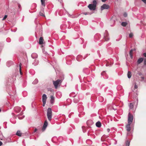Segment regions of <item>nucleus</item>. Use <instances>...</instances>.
I'll use <instances>...</instances> for the list:
<instances>
[{"label": "nucleus", "mask_w": 146, "mask_h": 146, "mask_svg": "<svg viewBox=\"0 0 146 146\" xmlns=\"http://www.w3.org/2000/svg\"><path fill=\"white\" fill-rule=\"evenodd\" d=\"M47 117L49 121H51L52 117V111L50 108H48L47 110Z\"/></svg>", "instance_id": "nucleus-1"}, {"label": "nucleus", "mask_w": 146, "mask_h": 146, "mask_svg": "<svg viewBox=\"0 0 146 146\" xmlns=\"http://www.w3.org/2000/svg\"><path fill=\"white\" fill-rule=\"evenodd\" d=\"M133 119V116L129 112L128 114V123H132Z\"/></svg>", "instance_id": "nucleus-2"}, {"label": "nucleus", "mask_w": 146, "mask_h": 146, "mask_svg": "<svg viewBox=\"0 0 146 146\" xmlns=\"http://www.w3.org/2000/svg\"><path fill=\"white\" fill-rule=\"evenodd\" d=\"M61 82L62 80L60 79H58L56 81H53V83L55 88H57L59 84Z\"/></svg>", "instance_id": "nucleus-3"}, {"label": "nucleus", "mask_w": 146, "mask_h": 146, "mask_svg": "<svg viewBox=\"0 0 146 146\" xmlns=\"http://www.w3.org/2000/svg\"><path fill=\"white\" fill-rule=\"evenodd\" d=\"M103 39L106 41H107L109 40V38L108 37V33L106 31V32L104 34Z\"/></svg>", "instance_id": "nucleus-4"}, {"label": "nucleus", "mask_w": 146, "mask_h": 146, "mask_svg": "<svg viewBox=\"0 0 146 146\" xmlns=\"http://www.w3.org/2000/svg\"><path fill=\"white\" fill-rule=\"evenodd\" d=\"M110 7V6L106 4L103 5L101 7V9L102 11L104 9H108Z\"/></svg>", "instance_id": "nucleus-5"}, {"label": "nucleus", "mask_w": 146, "mask_h": 146, "mask_svg": "<svg viewBox=\"0 0 146 146\" xmlns=\"http://www.w3.org/2000/svg\"><path fill=\"white\" fill-rule=\"evenodd\" d=\"M88 7L91 10H95L96 9V6L92 4H90L88 6Z\"/></svg>", "instance_id": "nucleus-6"}, {"label": "nucleus", "mask_w": 146, "mask_h": 146, "mask_svg": "<svg viewBox=\"0 0 146 146\" xmlns=\"http://www.w3.org/2000/svg\"><path fill=\"white\" fill-rule=\"evenodd\" d=\"M48 125V122L47 120H45L44 124L42 130L43 131L45 130Z\"/></svg>", "instance_id": "nucleus-7"}, {"label": "nucleus", "mask_w": 146, "mask_h": 146, "mask_svg": "<svg viewBox=\"0 0 146 146\" xmlns=\"http://www.w3.org/2000/svg\"><path fill=\"white\" fill-rule=\"evenodd\" d=\"M74 103H77L79 100V98L78 96L76 95L74 98Z\"/></svg>", "instance_id": "nucleus-8"}, {"label": "nucleus", "mask_w": 146, "mask_h": 146, "mask_svg": "<svg viewBox=\"0 0 146 146\" xmlns=\"http://www.w3.org/2000/svg\"><path fill=\"white\" fill-rule=\"evenodd\" d=\"M101 75L103 76V78L105 79H107L108 78V76L107 75L105 71L101 73Z\"/></svg>", "instance_id": "nucleus-9"}, {"label": "nucleus", "mask_w": 146, "mask_h": 146, "mask_svg": "<svg viewBox=\"0 0 146 146\" xmlns=\"http://www.w3.org/2000/svg\"><path fill=\"white\" fill-rule=\"evenodd\" d=\"M31 56L33 58L36 59L38 56L36 53H33L31 54Z\"/></svg>", "instance_id": "nucleus-10"}, {"label": "nucleus", "mask_w": 146, "mask_h": 146, "mask_svg": "<svg viewBox=\"0 0 146 146\" xmlns=\"http://www.w3.org/2000/svg\"><path fill=\"white\" fill-rule=\"evenodd\" d=\"M15 111L17 112H19L21 110V108L20 107H16L14 108Z\"/></svg>", "instance_id": "nucleus-11"}, {"label": "nucleus", "mask_w": 146, "mask_h": 146, "mask_svg": "<svg viewBox=\"0 0 146 146\" xmlns=\"http://www.w3.org/2000/svg\"><path fill=\"white\" fill-rule=\"evenodd\" d=\"M131 124V123L129 124L128 123L126 125V130L128 131H129L131 130V127H130Z\"/></svg>", "instance_id": "nucleus-12"}, {"label": "nucleus", "mask_w": 146, "mask_h": 146, "mask_svg": "<svg viewBox=\"0 0 146 146\" xmlns=\"http://www.w3.org/2000/svg\"><path fill=\"white\" fill-rule=\"evenodd\" d=\"M13 61H9L7 62V66L9 67L12 65H13Z\"/></svg>", "instance_id": "nucleus-13"}, {"label": "nucleus", "mask_w": 146, "mask_h": 146, "mask_svg": "<svg viewBox=\"0 0 146 146\" xmlns=\"http://www.w3.org/2000/svg\"><path fill=\"white\" fill-rule=\"evenodd\" d=\"M70 57L69 56H67L66 57V60L67 61L66 63L68 65H70L71 64V61H70V60H69V59Z\"/></svg>", "instance_id": "nucleus-14"}, {"label": "nucleus", "mask_w": 146, "mask_h": 146, "mask_svg": "<svg viewBox=\"0 0 146 146\" xmlns=\"http://www.w3.org/2000/svg\"><path fill=\"white\" fill-rule=\"evenodd\" d=\"M76 59L77 61H80L82 60V57L80 55H78L76 57Z\"/></svg>", "instance_id": "nucleus-15"}, {"label": "nucleus", "mask_w": 146, "mask_h": 146, "mask_svg": "<svg viewBox=\"0 0 146 146\" xmlns=\"http://www.w3.org/2000/svg\"><path fill=\"white\" fill-rule=\"evenodd\" d=\"M47 99L46 96L45 94H43L42 96V101H44V102L45 101H46Z\"/></svg>", "instance_id": "nucleus-16"}, {"label": "nucleus", "mask_w": 146, "mask_h": 146, "mask_svg": "<svg viewBox=\"0 0 146 146\" xmlns=\"http://www.w3.org/2000/svg\"><path fill=\"white\" fill-rule=\"evenodd\" d=\"M100 36L99 34H97L96 35L94 36V38L95 39H97V40H100Z\"/></svg>", "instance_id": "nucleus-17"}, {"label": "nucleus", "mask_w": 146, "mask_h": 146, "mask_svg": "<svg viewBox=\"0 0 146 146\" xmlns=\"http://www.w3.org/2000/svg\"><path fill=\"white\" fill-rule=\"evenodd\" d=\"M38 61L36 59H35L34 62L32 63V64L34 66H36L38 64Z\"/></svg>", "instance_id": "nucleus-18"}, {"label": "nucleus", "mask_w": 146, "mask_h": 146, "mask_svg": "<svg viewBox=\"0 0 146 146\" xmlns=\"http://www.w3.org/2000/svg\"><path fill=\"white\" fill-rule=\"evenodd\" d=\"M143 58H141L138 59L137 61V63L138 64H140L143 61Z\"/></svg>", "instance_id": "nucleus-19"}, {"label": "nucleus", "mask_w": 146, "mask_h": 146, "mask_svg": "<svg viewBox=\"0 0 146 146\" xmlns=\"http://www.w3.org/2000/svg\"><path fill=\"white\" fill-rule=\"evenodd\" d=\"M43 39L42 37H40L39 41V43L40 44H43Z\"/></svg>", "instance_id": "nucleus-20"}, {"label": "nucleus", "mask_w": 146, "mask_h": 146, "mask_svg": "<svg viewBox=\"0 0 146 146\" xmlns=\"http://www.w3.org/2000/svg\"><path fill=\"white\" fill-rule=\"evenodd\" d=\"M134 103H129V109L132 110L133 109L134 106Z\"/></svg>", "instance_id": "nucleus-21"}, {"label": "nucleus", "mask_w": 146, "mask_h": 146, "mask_svg": "<svg viewBox=\"0 0 146 146\" xmlns=\"http://www.w3.org/2000/svg\"><path fill=\"white\" fill-rule=\"evenodd\" d=\"M96 125L97 127H100L101 126V123L100 121H98L96 123Z\"/></svg>", "instance_id": "nucleus-22"}, {"label": "nucleus", "mask_w": 146, "mask_h": 146, "mask_svg": "<svg viewBox=\"0 0 146 146\" xmlns=\"http://www.w3.org/2000/svg\"><path fill=\"white\" fill-rule=\"evenodd\" d=\"M50 102L51 104H52L54 101V98L52 96H50Z\"/></svg>", "instance_id": "nucleus-23"}, {"label": "nucleus", "mask_w": 146, "mask_h": 146, "mask_svg": "<svg viewBox=\"0 0 146 146\" xmlns=\"http://www.w3.org/2000/svg\"><path fill=\"white\" fill-rule=\"evenodd\" d=\"M16 134L18 136L21 137V136L22 133L20 131H18L17 132Z\"/></svg>", "instance_id": "nucleus-24"}, {"label": "nucleus", "mask_w": 146, "mask_h": 146, "mask_svg": "<svg viewBox=\"0 0 146 146\" xmlns=\"http://www.w3.org/2000/svg\"><path fill=\"white\" fill-rule=\"evenodd\" d=\"M75 93L74 92H72L70 94V96L74 98L76 95H75Z\"/></svg>", "instance_id": "nucleus-25"}, {"label": "nucleus", "mask_w": 146, "mask_h": 146, "mask_svg": "<svg viewBox=\"0 0 146 146\" xmlns=\"http://www.w3.org/2000/svg\"><path fill=\"white\" fill-rule=\"evenodd\" d=\"M127 25V23L126 22H123L121 23V25L123 27H125Z\"/></svg>", "instance_id": "nucleus-26"}, {"label": "nucleus", "mask_w": 146, "mask_h": 146, "mask_svg": "<svg viewBox=\"0 0 146 146\" xmlns=\"http://www.w3.org/2000/svg\"><path fill=\"white\" fill-rule=\"evenodd\" d=\"M130 142L129 141L127 140L125 142L126 146H129L130 145Z\"/></svg>", "instance_id": "nucleus-27"}, {"label": "nucleus", "mask_w": 146, "mask_h": 146, "mask_svg": "<svg viewBox=\"0 0 146 146\" xmlns=\"http://www.w3.org/2000/svg\"><path fill=\"white\" fill-rule=\"evenodd\" d=\"M127 77L129 78H131V73L129 71H128L127 73Z\"/></svg>", "instance_id": "nucleus-28"}, {"label": "nucleus", "mask_w": 146, "mask_h": 146, "mask_svg": "<svg viewBox=\"0 0 146 146\" xmlns=\"http://www.w3.org/2000/svg\"><path fill=\"white\" fill-rule=\"evenodd\" d=\"M38 80L37 79H36L33 82V84H36L38 83Z\"/></svg>", "instance_id": "nucleus-29"}, {"label": "nucleus", "mask_w": 146, "mask_h": 146, "mask_svg": "<svg viewBox=\"0 0 146 146\" xmlns=\"http://www.w3.org/2000/svg\"><path fill=\"white\" fill-rule=\"evenodd\" d=\"M41 2L42 5L44 6H45V1L44 0H41Z\"/></svg>", "instance_id": "nucleus-30"}, {"label": "nucleus", "mask_w": 146, "mask_h": 146, "mask_svg": "<svg viewBox=\"0 0 146 146\" xmlns=\"http://www.w3.org/2000/svg\"><path fill=\"white\" fill-rule=\"evenodd\" d=\"M93 4H92L94 5V6H96V5L97 4L96 1L95 0H94V1H93Z\"/></svg>", "instance_id": "nucleus-31"}, {"label": "nucleus", "mask_w": 146, "mask_h": 146, "mask_svg": "<svg viewBox=\"0 0 146 146\" xmlns=\"http://www.w3.org/2000/svg\"><path fill=\"white\" fill-rule=\"evenodd\" d=\"M133 36V34L132 33H130L129 35V37L130 38L132 37Z\"/></svg>", "instance_id": "nucleus-32"}, {"label": "nucleus", "mask_w": 146, "mask_h": 146, "mask_svg": "<svg viewBox=\"0 0 146 146\" xmlns=\"http://www.w3.org/2000/svg\"><path fill=\"white\" fill-rule=\"evenodd\" d=\"M59 95L60 96H61L62 94L60 92H58L56 93V95L57 96V95Z\"/></svg>", "instance_id": "nucleus-33"}, {"label": "nucleus", "mask_w": 146, "mask_h": 146, "mask_svg": "<svg viewBox=\"0 0 146 146\" xmlns=\"http://www.w3.org/2000/svg\"><path fill=\"white\" fill-rule=\"evenodd\" d=\"M7 15H5L3 18V19L2 20H5L7 17Z\"/></svg>", "instance_id": "nucleus-34"}, {"label": "nucleus", "mask_w": 146, "mask_h": 146, "mask_svg": "<svg viewBox=\"0 0 146 146\" xmlns=\"http://www.w3.org/2000/svg\"><path fill=\"white\" fill-rule=\"evenodd\" d=\"M21 64H20V74H21V75H22V73L21 71Z\"/></svg>", "instance_id": "nucleus-35"}, {"label": "nucleus", "mask_w": 146, "mask_h": 146, "mask_svg": "<svg viewBox=\"0 0 146 146\" xmlns=\"http://www.w3.org/2000/svg\"><path fill=\"white\" fill-rule=\"evenodd\" d=\"M123 16L125 17H126L127 16V14L126 13H125L123 14Z\"/></svg>", "instance_id": "nucleus-36"}, {"label": "nucleus", "mask_w": 146, "mask_h": 146, "mask_svg": "<svg viewBox=\"0 0 146 146\" xmlns=\"http://www.w3.org/2000/svg\"><path fill=\"white\" fill-rule=\"evenodd\" d=\"M144 65H145L146 66V58L144 60Z\"/></svg>", "instance_id": "nucleus-37"}, {"label": "nucleus", "mask_w": 146, "mask_h": 146, "mask_svg": "<svg viewBox=\"0 0 146 146\" xmlns=\"http://www.w3.org/2000/svg\"><path fill=\"white\" fill-rule=\"evenodd\" d=\"M42 102H43V106H44L45 104L46 103V101H45V102H44V101H42Z\"/></svg>", "instance_id": "nucleus-38"}, {"label": "nucleus", "mask_w": 146, "mask_h": 146, "mask_svg": "<svg viewBox=\"0 0 146 146\" xmlns=\"http://www.w3.org/2000/svg\"><path fill=\"white\" fill-rule=\"evenodd\" d=\"M18 5L19 8V9H20L21 8V5L20 4L18 3Z\"/></svg>", "instance_id": "nucleus-39"}, {"label": "nucleus", "mask_w": 146, "mask_h": 146, "mask_svg": "<svg viewBox=\"0 0 146 146\" xmlns=\"http://www.w3.org/2000/svg\"><path fill=\"white\" fill-rule=\"evenodd\" d=\"M138 87L135 84L134 86V88L135 89H137V88Z\"/></svg>", "instance_id": "nucleus-40"}, {"label": "nucleus", "mask_w": 146, "mask_h": 146, "mask_svg": "<svg viewBox=\"0 0 146 146\" xmlns=\"http://www.w3.org/2000/svg\"><path fill=\"white\" fill-rule=\"evenodd\" d=\"M143 55L144 57H146V52L144 53Z\"/></svg>", "instance_id": "nucleus-41"}, {"label": "nucleus", "mask_w": 146, "mask_h": 146, "mask_svg": "<svg viewBox=\"0 0 146 146\" xmlns=\"http://www.w3.org/2000/svg\"><path fill=\"white\" fill-rule=\"evenodd\" d=\"M24 117V116H23V117H20V116H19L18 118H19V119H22Z\"/></svg>", "instance_id": "nucleus-42"}, {"label": "nucleus", "mask_w": 146, "mask_h": 146, "mask_svg": "<svg viewBox=\"0 0 146 146\" xmlns=\"http://www.w3.org/2000/svg\"><path fill=\"white\" fill-rule=\"evenodd\" d=\"M130 55V58H131L132 59L133 58V54H129Z\"/></svg>", "instance_id": "nucleus-43"}, {"label": "nucleus", "mask_w": 146, "mask_h": 146, "mask_svg": "<svg viewBox=\"0 0 146 146\" xmlns=\"http://www.w3.org/2000/svg\"><path fill=\"white\" fill-rule=\"evenodd\" d=\"M37 130V128H35V130H34V132H36Z\"/></svg>", "instance_id": "nucleus-44"}, {"label": "nucleus", "mask_w": 146, "mask_h": 146, "mask_svg": "<svg viewBox=\"0 0 146 146\" xmlns=\"http://www.w3.org/2000/svg\"><path fill=\"white\" fill-rule=\"evenodd\" d=\"M143 2L145 3H146V0H141Z\"/></svg>", "instance_id": "nucleus-45"}, {"label": "nucleus", "mask_w": 146, "mask_h": 146, "mask_svg": "<svg viewBox=\"0 0 146 146\" xmlns=\"http://www.w3.org/2000/svg\"><path fill=\"white\" fill-rule=\"evenodd\" d=\"M40 15L41 16H43L44 15V14H43L42 13H40Z\"/></svg>", "instance_id": "nucleus-46"}, {"label": "nucleus", "mask_w": 146, "mask_h": 146, "mask_svg": "<svg viewBox=\"0 0 146 146\" xmlns=\"http://www.w3.org/2000/svg\"><path fill=\"white\" fill-rule=\"evenodd\" d=\"M107 131H108V132H109L110 131V129H109V128H108V129H107Z\"/></svg>", "instance_id": "nucleus-47"}, {"label": "nucleus", "mask_w": 146, "mask_h": 146, "mask_svg": "<svg viewBox=\"0 0 146 146\" xmlns=\"http://www.w3.org/2000/svg\"><path fill=\"white\" fill-rule=\"evenodd\" d=\"M2 144H3V143H2V142L1 141H0V146L2 145Z\"/></svg>", "instance_id": "nucleus-48"}, {"label": "nucleus", "mask_w": 146, "mask_h": 146, "mask_svg": "<svg viewBox=\"0 0 146 146\" xmlns=\"http://www.w3.org/2000/svg\"><path fill=\"white\" fill-rule=\"evenodd\" d=\"M110 21L111 22H113L114 23L115 22V21L114 20H113L112 19H111Z\"/></svg>", "instance_id": "nucleus-49"}, {"label": "nucleus", "mask_w": 146, "mask_h": 146, "mask_svg": "<svg viewBox=\"0 0 146 146\" xmlns=\"http://www.w3.org/2000/svg\"><path fill=\"white\" fill-rule=\"evenodd\" d=\"M107 0H102V2H105L106 1H107Z\"/></svg>", "instance_id": "nucleus-50"}, {"label": "nucleus", "mask_w": 146, "mask_h": 146, "mask_svg": "<svg viewBox=\"0 0 146 146\" xmlns=\"http://www.w3.org/2000/svg\"><path fill=\"white\" fill-rule=\"evenodd\" d=\"M129 54H132V52L130 51L129 53Z\"/></svg>", "instance_id": "nucleus-51"}, {"label": "nucleus", "mask_w": 146, "mask_h": 146, "mask_svg": "<svg viewBox=\"0 0 146 146\" xmlns=\"http://www.w3.org/2000/svg\"><path fill=\"white\" fill-rule=\"evenodd\" d=\"M141 78H142V80H144V77H141Z\"/></svg>", "instance_id": "nucleus-52"}, {"label": "nucleus", "mask_w": 146, "mask_h": 146, "mask_svg": "<svg viewBox=\"0 0 146 146\" xmlns=\"http://www.w3.org/2000/svg\"><path fill=\"white\" fill-rule=\"evenodd\" d=\"M133 49H131V50H130V51L131 52H133Z\"/></svg>", "instance_id": "nucleus-53"}, {"label": "nucleus", "mask_w": 146, "mask_h": 146, "mask_svg": "<svg viewBox=\"0 0 146 146\" xmlns=\"http://www.w3.org/2000/svg\"><path fill=\"white\" fill-rule=\"evenodd\" d=\"M106 66H108V65L107 64H106Z\"/></svg>", "instance_id": "nucleus-54"}, {"label": "nucleus", "mask_w": 146, "mask_h": 146, "mask_svg": "<svg viewBox=\"0 0 146 146\" xmlns=\"http://www.w3.org/2000/svg\"><path fill=\"white\" fill-rule=\"evenodd\" d=\"M67 100L70 101V99H68Z\"/></svg>", "instance_id": "nucleus-55"}, {"label": "nucleus", "mask_w": 146, "mask_h": 146, "mask_svg": "<svg viewBox=\"0 0 146 146\" xmlns=\"http://www.w3.org/2000/svg\"><path fill=\"white\" fill-rule=\"evenodd\" d=\"M84 14L86 15H87V14L86 13H84Z\"/></svg>", "instance_id": "nucleus-56"}, {"label": "nucleus", "mask_w": 146, "mask_h": 146, "mask_svg": "<svg viewBox=\"0 0 146 146\" xmlns=\"http://www.w3.org/2000/svg\"><path fill=\"white\" fill-rule=\"evenodd\" d=\"M62 25H61V26H60V27H61V28H62Z\"/></svg>", "instance_id": "nucleus-57"}, {"label": "nucleus", "mask_w": 146, "mask_h": 146, "mask_svg": "<svg viewBox=\"0 0 146 146\" xmlns=\"http://www.w3.org/2000/svg\"><path fill=\"white\" fill-rule=\"evenodd\" d=\"M1 109H0V112H1Z\"/></svg>", "instance_id": "nucleus-58"}, {"label": "nucleus", "mask_w": 146, "mask_h": 146, "mask_svg": "<svg viewBox=\"0 0 146 146\" xmlns=\"http://www.w3.org/2000/svg\"><path fill=\"white\" fill-rule=\"evenodd\" d=\"M85 58H86V57H85V58H84V59H85Z\"/></svg>", "instance_id": "nucleus-59"}, {"label": "nucleus", "mask_w": 146, "mask_h": 146, "mask_svg": "<svg viewBox=\"0 0 146 146\" xmlns=\"http://www.w3.org/2000/svg\"><path fill=\"white\" fill-rule=\"evenodd\" d=\"M133 50H135V49H134Z\"/></svg>", "instance_id": "nucleus-60"}]
</instances>
